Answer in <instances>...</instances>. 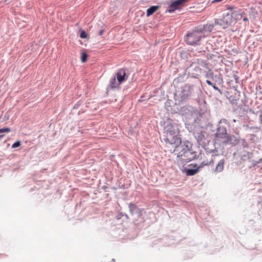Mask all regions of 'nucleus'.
<instances>
[{
    "instance_id": "obj_9",
    "label": "nucleus",
    "mask_w": 262,
    "mask_h": 262,
    "mask_svg": "<svg viewBox=\"0 0 262 262\" xmlns=\"http://www.w3.org/2000/svg\"><path fill=\"white\" fill-rule=\"evenodd\" d=\"M224 160H221V161H220L215 167V171L217 172H221L224 169Z\"/></svg>"
},
{
    "instance_id": "obj_6",
    "label": "nucleus",
    "mask_w": 262,
    "mask_h": 262,
    "mask_svg": "<svg viewBox=\"0 0 262 262\" xmlns=\"http://www.w3.org/2000/svg\"><path fill=\"white\" fill-rule=\"evenodd\" d=\"M188 1V0H177L172 2L169 6L168 11L169 12H171L177 9H180L184 5V4L187 2Z\"/></svg>"
},
{
    "instance_id": "obj_19",
    "label": "nucleus",
    "mask_w": 262,
    "mask_h": 262,
    "mask_svg": "<svg viewBox=\"0 0 262 262\" xmlns=\"http://www.w3.org/2000/svg\"><path fill=\"white\" fill-rule=\"evenodd\" d=\"M212 161H213V160L211 159V160L209 162L205 163V162H203L202 163V165H207L209 164L210 163H211Z\"/></svg>"
},
{
    "instance_id": "obj_28",
    "label": "nucleus",
    "mask_w": 262,
    "mask_h": 262,
    "mask_svg": "<svg viewBox=\"0 0 262 262\" xmlns=\"http://www.w3.org/2000/svg\"><path fill=\"white\" fill-rule=\"evenodd\" d=\"M201 139H202L203 138H204V136L203 135H201L200 137H199Z\"/></svg>"
},
{
    "instance_id": "obj_18",
    "label": "nucleus",
    "mask_w": 262,
    "mask_h": 262,
    "mask_svg": "<svg viewBox=\"0 0 262 262\" xmlns=\"http://www.w3.org/2000/svg\"><path fill=\"white\" fill-rule=\"evenodd\" d=\"M243 20L245 22H248L249 20L248 17L245 15V14L243 16Z\"/></svg>"
},
{
    "instance_id": "obj_23",
    "label": "nucleus",
    "mask_w": 262,
    "mask_h": 262,
    "mask_svg": "<svg viewBox=\"0 0 262 262\" xmlns=\"http://www.w3.org/2000/svg\"><path fill=\"white\" fill-rule=\"evenodd\" d=\"M103 31L102 30H100L99 31V33H98V34H99V35H102V34H103Z\"/></svg>"
},
{
    "instance_id": "obj_32",
    "label": "nucleus",
    "mask_w": 262,
    "mask_h": 262,
    "mask_svg": "<svg viewBox=\"0 0 262 262\" xmlns=\"http://www.w3.org/2000/svg\"><path fill=\"white\" fill-rule=\"evenodd\" d=\"M253 128V127H250V128ZM254 128H256V129H259V128H258V127H254Z\"/></svg>"
},
{
    "instance_id": "obj_29",
    "label": "nucleus",
    "mask_w": 262,
    "mask_h": 262,
    "mask_svg": "<svg viewBox=\"0 0 262 262\" xmlns=\"http://www.w3.org/2000/svg\"><path fill=\"white\" fill-rule=\"evenodd\" d=\"M228 10H232V9H233V7H228Z\"/></svg>"
},
{
    "instance_id": "obj_20",
    "label": "nucleus",
    "mask_w": 262,
    "mask_h": 262,
    "mask_svg": "<svg viewBox=\"0 0 262 262\" xmlns=\"http://www.w3.org/2000/svg\"><path fill=\"white\" fill-rule=\"evenodd\" d=\"M114 81H115V78H113L112 79V81H111V87L112 88H114Z\"/></svg>"
},
{
    "instance_id": "obj_21",
    "label": "nucleus",
    "mask_w": 262,
    "mask_h": 262,
    "mask_svg": "<svg viewBox=\"0 0 262 262\" xmlns=\"http://www.w3.org/2000/svg\"><path fill=\"white\" fill-rule=\"evenodd\" d=\"M195 70L196 71H197V72H200V73H201V69L200 68V67H196L195 68Z\"/></svg>"
},
{
    "instance_id": "obj_14",
    "label": "nucleus",
    "mask_w": 262,
    "mask_h": 262,
    "mask_svg": "<svg viewBox=\"0 0 262 262\" xmlns=\"http://www.w3.org/2000/svg\"><path fill=\"white\" fill-rule=\"evenodd\" d=\"M10 132V129L8 127H5L0 129V133H9Z\"/></svg>"
},
{
    "instance_id": "obj_17",
    "label": "nucleus",
    "mask_w": 262,
    "mask_h": 262,
    "mask_svg": "<svg viewBox=\"0 0 262 262\" xmlns=\"http://www.w3.org/2000/svg\"><path fill=\"white\" fill-rule=\"evenodd\" d=\"M20 145V142L17 141L12 144V148H15L19 147Z\"/></svg>"
},
{
    "instance_id": "obj_4",
    "label": "nucleus",
    "mask_w": 262,
    "mask_h": 262,
    "mask_svg": "<svg viewBox=\"0 0 262 262\" xmlns=\"http://www.w3.org/2000/svg\"><path fill=\"white\" fill-rule=\"evenodd\" d=\"M233 23V16L229 13L224 15L222 18L216 19L215 21L216 25H220L224 28H226L228 26H231Z\"/></svg>"
},
{
    "instance_id": "obj_10",
    "label": "nucleus",
    "mask_w": 262,
    "mask_h": 262,
    "mask_svg": "<svg viewBox=\"0 0 262 262\" xmlns=\"http://www.w3.org/2000/svg\"><path fill=\"white\" fill-rule=\"evenodd\" d=\"M159 8V6H152L150 7L147 10L146 15L147 16H149L152 14H154L155 12H156L158 9Z\"/></svg>"
},
{
    "instance_id": "obj_15",
    "label": "nucleus",
    "mask_w": 262,
    "mask_h": 262,
    "mask_svg": "<svg viewBox=\"0 0 262 262\" xmlns=\"http://www.w3.org/2000/svg\"><path fill=\"white\" fill-rule=\"evenodd\" d=\"M10 132V129L8 127H5L0 129V133H9Z\"/></svg>"
},
{
    "instance_id": "obj_8",
    "label": "nucleus",
    "mask_w": 262,
    "mask_h": 262,
    "mask_svg": "<svg viewBox=\"0 0 262 262\" xmlns=\"http://www.w3.org/2000/svg\"><path fill=\"white\" fill-rule=\"evenodd\" d=\"M231 14L233 16V18H234V20L236 22L237 21L241 19L246 13L244 11L239 10L238 11L234 10Z\"/></svg>"
},
{
    "instance_id": "obj_1",
    "label": "nucleus",
    "mask_w": 262,
    "mask_h": 262,
    "mask_svg": "<svg viewBox=\"0 0 262 262\" xmlns=\"http://www.w3.org/2000/svg\"><path fill=\"white\" fill-rule=\"evenodd\" d=\"M189 144V142L188 141L183 143L181 142V143L177 145L173 149L170 148L169 151L171 153H175L177 155V157L182 162H188L192 159V153L190 150Z\"/></svg>"
},
{
    "instance_id": "obj_11",
    "label": "nucleus",
    "mask_w": 262,
    "mask_h": 262,
    "mask_svg": "<svg viewBox=\"0 0 262 262\" xmlns=\"http://www.w3.org/2000/svg\"><path fill=\"white\" fill-rule=\"evenodd\" d=\"M216 138L218 139H223L224 140L222 141V142H226V140L228 139L227 134L226 133V130H225V133H217L216 134Z\"/></svg>"
},
{
    "instance_id": "obj_12",
    "label": "nucleus",
    "mask_w": 262,
    "mask_h": 262,
    "mask_svg": "<svg viewBox=\"0 0 262 262\" xmlns=\"http://www.w3.org/2000/svg\"><path fill=\"white\" fill-rule=\"evenodd\" d=\"M198 172V169H188L186 171V173L188 176H193Z\"/></svg>"
},
{
    "instance_id": "obj_3",
    "label": "nucleus",
    "mask_w": 262,
    "mask_h": 262,
    "mask_svg": "<svg viewBox=\"0 0 262 262\" xmlns=\"http://www.w3.org/2000/svg\"><path fill=\"white\" fill-rule=\"evenodd\" d=\"M181 142H182L181 139L178 136L176 132L167 129L165 142L168 151H169L170 148L173 149L177 145L180 144Z\"/></svg>"
},
{
    "instance_id": "obj_24",
    "label": "nucleus",
    "mask_w": 262,
    "mask_h": 262,
    "mask_svg": "<svg viewBox=\"0 0 262 262\" xmlns=\"http://www.w3.org/2000/svg\"><path fill=\"white\" fill-rule=\"evenodd\" d=\"M209 77H210L211 78H213V73L212 72H211L210 73H209V75H208Z\"/></svg>"
},
{
    "instance_id": "obj_2",
    "label": "nucleus",
    "mask_w": 262,
    "mask_h": 262,
    "mask_svg": "<svg viewBox=\"0 0 262 262\" xmlns=\"http://www.w3.org/2000/svg\"><path fill=\"white\" fill-rule=\"evenodd\" d=\"M205 37L204 32L202 29H195L189 32L185 36L186 43L191 46L199 45L201 40Z\"/></svg>"
},
{
    "instance_id": "obj_25",
    "label": "nucleus",
    "mask_w": 262,
    "mask_h": 262,
    "mask_svg": "<svg viewBox=\"0 0 262 262\" xmlns=\"http://www.w3.org/2000/svg\"><path fill=\"white\" fill-rule=\"evenodd\" d=\"M213 86V89H215V90H219L218 88H217V87H216V86L214 84H213V86Z\"/></svg>"
},
{
    "instance_id": "obj_13",
    "label": "nucleus",
    "mask_w": 262,
    "mask_h": 262,
    "mask_svg": "<svg viewBox=\"0 0 262 262\" xmlns=\"http://www.w3.org/2000/svg\"><path fill=\"white\" fill-rule=\"evenodd\" d=\"M88 55L85 52H82L81 56V60L82 62H85L87 60Z\"/></svg>"
},
{
    "instance_id": "obj_31",
    "label": "nucleus",
    "mask_w": 262,
    "mask_h": 262,
    "mask_svg": "<svg viewBox=\"0 0 262 262\" xmlns=\"http://www.w3.org/2000/svg\"><path fill=\"white\" fill-rule=\"evenodd\" d=\"M209 28H210V29H212V26H211V25H209Z\"/></svg>"
},
{
    "instance_id": "obj_26",
    "label": "nucleus",
    "mask_w": 262,
    "mask_h": 262,
    "mask_svg": "<svg viewBox=\"0 0 262 262\" xmlns=\"http://www.w3.org/2000/svg\"><path fill=\"white\" fill-rule=\"evenodd\" d=\"M259 119H260V121L261 122V123L262 124V115H260L259 116Z\"/></svg>"
},
{
    "instance_id": "obj_27",
    "label": "nucleus",
    "mask_w": 262,
    "mask_h": 262,
    "mask_svg": "<svg viewBox=\"0 0 262 262\" xmlns=\"http://www.w3.org/2000/svg\"><path fill=\"white\" fill-rule=\"evenodd\" d=\"M223 1V0H214V1H213V2H216V3H217V2H221V1Z\"/></svg>"
},
{
    "instance_id": "obj_30",
    "label": "nucleus",
    "mask_w": 262,
    "mask_h": 262,
    "mask_svg": "<svg viewBox=\"0 0 262 262\" xmlns=\"http://www.w3.org/2000/svg\"><path fill=\"white\" fill-rule=\"evenodd\" d=\"M202 64L204 66V67H206V66H207L206 64H205L204 62H202Z\"/></svg>"
},
{
    "instance_id": "obj_16",
    "label": "nucleus",
    "mask_w": 262,
    "mask_h": 262,
    "mask_svg": "<svg viewBox=\"0 0 262 262\" xmlns=\"http://www.w3.org/2000/svg\"><path fill=\"white\" fill-rule=\"evenodd\" d=\"M80 37L81 38H86L87 37V34L84 31L82 30L80 33Z\"/></svg>"
},
{
    "instance_id": "obj_7",
    "label": "nucleus",
    "mask_w": 262,
    "mask_h": 262,
    "mask_svg": "<svg viewBox=\"0 0 262 262\" xmlns=\"http://www.w3.org/2000/svg\"><path fill=\"white\" fill-rule=\"evenodd\" d=\"M129 211L133 216H135V219L141 217L142 215L143 209H140L133 203L129 204Z\"/></svg>"
},
{
    "instance_id": "obj_22",
    "label": "nucleus",
    "mask_w": 262,
    "mask_h": 262,
    "mask_svg": "<svg viewBox=\"0 0 262 262\" xmlns=\"http://www.w3.org/2000/svg\"><path fill=\"white\" fill-rule=\"evenodd\" d=\"M206 83L209 85H210V86H213V83L209 80H206Z\"/></svg>"
},
{
    "instance_id": "obj_5",
    "label": "nucleus",
    "mask_w": 262,
    "mask_h": 262,
    "mask_svg": "<svg viewBox=\"0 0 262 262\" xmlns=\"http://www.w3.org/2000/svg\"><path fill=\"white\" fill-rule=\"evenodd\" d=\"M116 76L118 84H120L127 80L129 73L127 69H120L118 71Z\"/></svg>"
}]
</instances>
